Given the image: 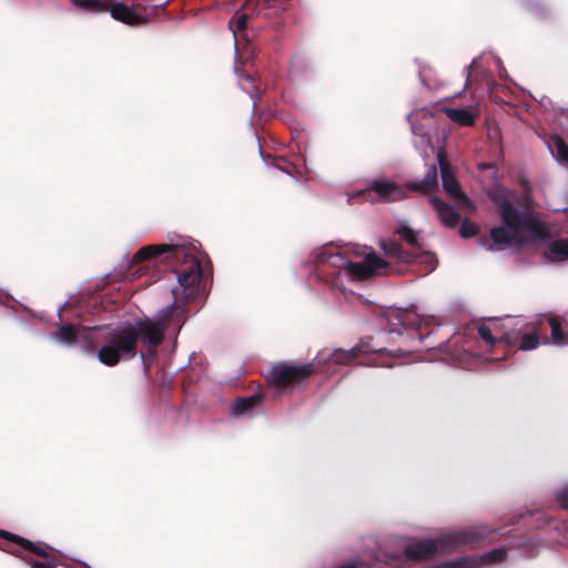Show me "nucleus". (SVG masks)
I'll use <instances>...</instances> for the list:
<instances>
[{
	"label": "nucleus",
	"mask_w": 568,
	"mask_h": 568,
	"mask_svg": "<svg viewBox=\"0 0 568 568\" xmlns=\"http://www.w3.org/2000/svg\"><path fill=\"white\" fill-rule=\"evenodd\" d=\"M196 244L181 235L169 236L168 243L146 245L133 256L132 264H138L151 257L169 254L170 262H185L189 266L178 274V286L172 290L174 302L166 308L160 310L154 318H144L135 323H123L112 328L97 329L93 343H100L98 359L105 366H115L121 361L136 356L138 341L149 348L156 347L163 341L164 333L173 328L179 332L185 322L184 303L195 298L202 277V268L195 256Z\"/></svg>",
	"instance_id": "f257e3e1"
},
{
	"label": "nucleus",
	"mask_w": 568,
	"mask_h": 568,
	"mask_svg": "<svg viewBox=\"0 0 568 568\" xmlns=\"http://www.w3.org/2000/svg\"><path fill=\"white\" fill-rule=\"evenodd\" d=\"M498 213L500 224L491 227L488 237L479 239V245L486 251L497 252L507 247L536 243L549 233L542 222L519 211L507 201L500 203Z\"/></svg>",
	"instance_id": "f03ea898"
},
{
	"label": "nucleus",
	"mask_w": 568,
	"mask_h": 568,
	"mask_svg": "<svg viewBox=\"0 0 568 568\" xmlns=\"http://www.w3.org/2000/svg\"><path fill=\"white\" fill-rule=\"evenodd\" d=\"M347 250L341 252L332 245L323 247L316 255L320 263H327L337 270V274H344L351 280H365L375 274H379L386 268L387 263L376 255L374 252H367L364 248L362 252H356V256L361 257L358 261H353L347 256Z\"/></svg>",
	"instance_id": "7ed1b4c3"
},
{
	"label": "nucleus",
	"mask_w": 568,
	"mask_h": 568,
	"mask_svg": "<svg viewBox=\"0 0 568 568\" xmlns=\"http://www.w3.org/2000/svg\"><path fill=\"white\" fill-rule=\"evenodd\" d=\"M490 531L487 526L478 525L463 531L440 534L428 538V556L436 551H449L459 546L473 545L486 537Z\"/></svg>",
	"instance_id": "20e7f679"
},
{
	"label": "nucleus",
	"mask_w": 568,
	"mask_h": 568,
	"mask_svg": "<svg viewBox=\"0 0 568 568\" xmlns=\"http://www.w3.org/2000/svg\"><path fill=\"white\" fill-rule=\"evenodd\" d=\"M385 321L389 332L403 334V329L407 333L408 338H416L419 344L423 343L425 316L419 314L415 307L406 310H389L385 313Z\"/></svg>",
	"instance_id": "39448f33"
},
{
	"label": "nucleus",
	"mask_w": 568,
	"mask_h": 568,
	"mask_svg": "<svg viewBox=\"0 0 568 568\" xmlns=\"http://www.w3.org/2000/svg\"><path fill=\"white\" fill-rule=\"evenodd\" d=\"M156 0H141L133 3L132 7H128L123 3H115L111 7L110 14L114 20L128 26L144 24L149 21L151 11H153L154 8L163 7L169 2V0H163L160 3L151 7L149 6V3H153Z\"/></svg>",
	"instance_id": "423d86ee"
},
{
	"label": "nucleus",
	"mask_w": 568,
	"mask_h": 568,
	"mask_svg": "<svg viewBox=\"0 0 568 568\" xmlns=\"http://www.w3.org/2000/svg\"><path fill=\"white\" fill-rule=\"evenodd\" d=\"M313 372V364L278 363L270 369L267 379L274 386L282 387L298 383L308 377Z\"/></svg>",
	"instance_id": "0eeeda50"
},
{
	"label": "nucleus",
	"mask_w": 568,
	"mask_h": 568,
	"mask_svg": "<svg viewBox=\"0 0 568 568\" xmlns=\"http://www.w3.org/2000/svg\"><path fill=\"white\" fill-rule=\"evenodd\" d=\"M437 161L440 170L443 187L446 191V193L450 197L455 199L462 207L473 210V202L460 190L459 183L455 178V173L447 160V155L444 149L438 150Z\"/></svg>",
	"instance_id": "6e6552de"
},
{
	"label": "nucleus",
	"mask_w": 568,
	"mask_h": 568,
	"mask_svg": "<svg viewBox=\"0 0 568 568\" xmlns=\"http://www.w3.org/2000/svg\"><path fill=\"white\" fill-rule=\"evenodd\" d=\"M94 333V327L63 324L57 332L50 335V338L64 346L80 345L83 348L90 349L93 344Z\"/></svg>",
	"instance_id": "1a4fd4ad"
},
{
	"label": "nucleus",
	"mask_w": 568,
	"mask_h": 568,
	"mask_svg": "<svg viewBox=\"0 0 568 568\" xmlns=\"http://www.w3.org/2000/svg\"><path fill=\"white\" fill-rule=\"evenodd\" d=\"M519 323L514 322L511 317H506L503 321L490 320L478 326V335L489 346H493L498 341H505L507 344H510L516 334H513L509 329L515 328Z\"/></svg>",
	"instance_id": "9d476101"
},
{
	"label": "nucleus",
	"mask_w": 568,
	"mask_h": 568,
	"mask_svg": "<svg viewBox=\"0 0 568 568\" xmlns=\"http://www.w3.org/2000/svg\"><path fill=\"white\" fill-rule=\"evenodd\" d=\"M506 558V549H494L480 557H460L456 560L443 562L436 567L428 568H483L491 564H497Z\"/></svg>",
	"instance_id": "9b49d317"
},
{
	"label": "nucleus",
	"mask_w": 568,
	"mask_h": 568,
	"mask_svg": "<svg viewBox=\"0 0 568 568\" xmlns=\"http://www.w3.org/2000/svg\"><path fill=\"white\" fill-rule=\"evenodd\" d=\"M514 322H520L518 326L515 328H510L509 331L513 334H516L514 341L510 344H515L517 339H519L518 348L520 351H531L539 346L540 341L538 337V332L535 323L527 322L525 318H513Z\"/></svg>",
	"instance_id": "f8f14e48"
},
{
	"label": "nucleus",
	"mask_w": 568,
	"mask_h": 568,
	"mask_svg": "<svg viewBox=\"0 0 568 568\" xmlns=\"http://www.w3.org/2000/svg\"><path fill=\"white\" fill-rule=\"evenodd\" d=\"M404 353H417L415 355L416 361L423 359V353L420 349L409 348V349H398L396 352H388L386 349H377L374 352V358L368 362L369 365L382 366V367H393L397 364L407 363L408 359L404 357Z\"/></svg>",
	"instance_id": "ddd939ff"
},
{
	"label": "nucleus",
	"mask_w": 568,
	"mask_h": 568,
	"mask_svg": "<svg viewBox=\"0 0 568 568\" xmlns=\"http://www.w3.org/2000/svg\"><path fill=\"white\" fill-rule=\"evenodd\" d=\"M374 191L376 200L384 202H393L402 199L405 195L406 190L396 183L387 180L375 181L372 189L363 192V194Z\"/></svg>",
	"instance_id": "4468645a"
},
{
	"label": "nucleus",
	"mask_w": 568,
	"mask_h": 568,
	"mask_svg": "<svg viewBox=\"0 0 568 568\" xmlns=\"http://www.w3.org/2000/svg\"><path fill=\"white\" fill-rule=\"evenodd\" d=\"M426 118V114L420 109H415L410 114H408L407 119L410 123L412 133L414 135V144L417 149L420 150V155L424 156V146L426 143V132L424 128V119Z\"/></svg>",
	"instance_id": "2eb2a0df"
},
{
	"label": "nucleus",
	"mask_w": 568,
	"mask_h": 568,
	"mask_svg": "<svg viewBox=\"0 0 568 568\" xmlns=\"http://www.w3.org/2000/svg\"><path fill=\"white\" fill-rule=\"evenodd\" d=\"M428 201L433 204L434 209L436 210L440 221L446 226H456L459 221V215L457 211L445 203H443L438 197L436 196H428Z\"/></svg>",
	"instance_id": "dca6fc26"
},
{
	"label": "nucleus",
	"mask_w": 568,
	"mask_h": 568,
	"mask_svg": "<svg viewBox=\"0 0 568 568\" xmlns=\"http://www.w3.org/2000/svg\"><path fill=\"white\" fill-rule=\"evenodd\" d=\"M426 556V544L424 541L409 540L405 545L403 554H392L390 560L405 559V560H418Z\"/></svg>",
	"instance_id": "f3484780"
},
{
	"label": "nucleus",
	"mask_w": 568,
	"mask_h": 568,
	"mask_svg": "<svg viewBox=\"0 0 568 568\" xmlns=\"http://www.w3.org/2000/svg\"><path fill=\"white\" fill-rule=\"evenodd\" d=\"M545 257L550 262H564L568 260V239L551 241L546 251Z\"/></svg>",
	"instance_id": "a211bd4d"
},
{
	"label": "nucleus",
	"mask_w": 568,
	"mask_h": 568,
	"mask_svg": "<svg viewBox=\"0 0 568 568\" xmlns=\"http://www.w3.org/2000/svg\"><path fill=\"white\" fill-rule=\"evenodd\" d=\"M78 10L87 13H101L109 10V0H69Z\"/></svg>",
	"instance_id": "6ab92c4d"
},
{
	"label": "nucleus",
	"mask_w": 568,
	"mask_h": 568,
	"mask_svg": "<svg viewBox=\"0 0 568 568\" xmlns=\"http://www.w3.org/2000/svg\"><path fill=\"white\" fill-rule=\"evenodd\" d=\"M445 113L449 118L450 121H453L454 123H457L459 125L469 126L475 123L476 115L469 109L446 108Z\"/></svg>",
	"instance_id": "aec40b11"
},
{
	"label": "nucleus",
	"mask_w": 568,
	"mask_h": 568,
	"mask_svg": "<svg viewBox=\"0 0 568 568\" xmlns=\"http://www.w3.org/2000/svg\"><path fill=\"white\" fill-rule=\"evenodd\" d=\"M398 233L403 240H405L414 250L413 254L416 256L418 255V252L422 251L423 245L419 241L423 240V234L420 232H415L413 229H410L407 225H402L398 230Z\"/></svg>",
	"instance_id": "412c9836"
},
{
	"label": "nucleus",
	"mask_w": 568,
	"mask_h": 568,
	"mask_svg": "<svg viewBox=\"0 0 568 568\" xmlns=\"http://www.w3.org/2000/svg\"><path fill=\"white\" fill-rule=\"evenodd\" d=\"M548 148L556 161L568 165V145L560 136L555 135Z\"/></svg>",
	"instance_id": "4be33fe9"
},
{
	"label": "nucleus",
	"mask_w": 568,
	"mask_h": 568,
	"mask_svg": "<svg viewBox=\"0 0 568 568\" xmlns=\"http://www.w3.org/2000/svg\"><path fill=\"white\" fill-rule=\"evenodd\" d=\"M550 334L552 344L557 346H568V332H566L561 323L556 318H549Z\"/></svg>",
	"instance_id": "5701e85b"
},
{
	"label": "nucleus",
	"mask_w": 568,
	"mask_h": 568,
	"mask_svg": "<svg viewBox=\"0 0 568 568\" xmlns=\"http://www.w3.org/2000/svg\"><path fill=\"white\" fill-rule=\"evenodd\" d=\"M258 402L260 397L257 395H253L247 398H239L232 406V413L234 415L245 414L257 405Z\"/></svg>",
	"instance_id": "b1692460"
},
{
	"label": "nucleus",
	"mask_w": 568,
	"mask_h": 568,
	"mask_svg": "<svg viewBox=\"0 0 568 568\" xmlns=\"http://www.w3.org/2000/svg\"><path fill=\"white\" fill-rule=\"evenodd\" d=\"M17 540L23 549L32 551V552L43 557L45 559V561L49 562L48 561L49 552L47 550L48 547L45 544H42V542L33 544L27 539L18 538V537H17Z\"/></svg>",
	"instance_id": "393cba45"
},
{
	"label": "nucleus",
	"mask_w": 568,
	"mask_h": 568,
	"mask_svg": "<svg viewBox=\"0 0 568 568\" xmlns=\"http://www.w3.org/2000/svg\"><path fill=\"white\" fill-rule=\"evenodd\" d=\"M358 353L357 348H352L348 351L344 349H335L329 354V359L334 362L335 364H345L351 362L352 359L356 358V355Z\"/></svg>",
	"instance_id": "a878e982"
},
{
	"label": "nucleus",
	"mask_w": 568,
	"mask_h": 568,
	"mask_svg": "<svg viewBox=\"0 0 568 568\" xmlns=\"http://www.w3.org/2000/svg\"><path fill=\"white\" fill-rule=\"evenodd\" d=\"M234 70L235 73L237 74L239 82L242 89L246 91L252 99H254V92L252 91V89H254V84L252 78L240 71L237 61H235Z\"/></svg>",
	"instance_id": "bb28decb"
},
{
	"label": "nucleus",
	"mask_w": 568,
	"mask_h": 568,
	"mask_svg": "<svg viewBox=\"0 0 568 568\" xmlns=\"http://www.w3.org/2000/svg\"><path fill=\"white\" fill-rule=\"evenodd\" d=\"M478 232V227L475 223H473L471 221L469 220H464L460 224V227H459V234L460 236L467 239V237H471L474 236L475 234H477Z\"/></svg>",
	"instance_id": "cd10ccee"
},
{
	"label": "nucleus",
	"mask_w": 568,
	"mask_h": 568,
	"mask_svg": "<svg viewBox=\"0 0 568 568\" xmlns=\"http://www.w3.org/2000/svg\"><path fill=\"white\" fill-rule=\"evenodd\" d=\"M556 498L561 507L568 508V484L556 493Z\"/></svg>",
	"instance_id": "c85d7f7f"
},
{
	"label": "nucleus",
	"mask_w": 568,
	"mask_h": 568,
	"mask_svg": "<svg viewBox=\"0 0 568 568\" xmlns=\"http://www.w3.org/2000/svg\"><path fill=\"white\" fill-rule=\"evenodd\" d=\"M427 183H428V191L432 187L437 186L438 180H437V170H436V168L428 169V180H427Z\"/></svg>",
	"instance_id": "c756f323"
},
{
	"label": "nucleus",
	"mask_w": 568,
	"mask_h": 568,
	"mask_svg": "<svg viewBox=\"0 0 568 568\" xmlns=\"http://www.w3.org/2000/svg\"><path fill=\"white\" fill-rule=\"evenodd\" d=\"M247 16L244 13L237 14L236 17V28L237 30H243L246 27Z\"/></svg>",
	"instance_id": "7c9ffc66"
},
{
	"label": "nucleus",
	"mask_w": 568,
	"mask_h": 568,
	"mask_svg": "<svg viewBox=\"0 0 568 568\" xmlns=\"http://www.w3.org/2000/svg\"><path fill=\"white\" fill-rule=\"evenodd\" d=\"M427 263H428V272L434 270L436 267V265H437L435 256L433 254H430L429 252H428Z\"/></svg>",
	"instance_id": "2f4dec72"
},
{
	"label": "nucleus",
	"mask_w": 568,
	"mask_h": 568,
	"mask_svg": "<svg viewBox=\"0 0 568 568\" xmlns=\"http://www.w3.org/2000/svg\"><path fill=\"white\" fill-rule=\"evenodd\" d=\"M32 568H39L44 565V562L33 561L31 559H24Z\"/></svg>",
	"instance_id": "473e14b6"
},
{
	"label": "nucleus",
	"mask_w": 568,
	"mask_h": 568,
	"mask_svg": "<svg viewBox=\"0 0 568 568\" xmlns=\"http://www.w3.org/2000/svg\"><path fill=\"white\" fill-rule=\"evenodd\" d=\"M338 568H358V564L355 561H349L347 564L339 566Z\"/></svg>",
	"instance_id": "72a5a7b5"
},
{
	"label": "nucleus",
	"mask_w": 568,
	"mask_h": 568,
	"mask_svg": "<svg viewBox=\"0 0 568 568\" xmlns=\"http://www.w3.org/2000/svg\"><path fill=\"white\" fill-rule=\"evenodd\" d=\"M318 362L326 359V353L322 352L317 355Z\"/></svg>",
	"instance_id": "f704fd0d"
},
{
	"label": "nucleus",
	"mask_w": 568,
	"mask_h": 568,
	"mask_svg": "<svg viewBox=\"0 0 568 568\" xmlns=\"http://www.w3.org/2000/svg\"><path fill=\"white\" fill-rule=\"evenodd\" d=\"M499 75H500V77H505V75H506V70H505V68H503V67H501V68L499 69Z\"/></svg>",
	"instance_id": "c9c22d12"
},
{
	"label": "nucleus",
	"mask_w": 568,
	"mask_h": 568,
	"mask_svg": "<svg viewBox=\"0 0 568 568\" xmlns=\"http://www.w3.org/2000/svg\"><path fill=\"white\" fill-rule=\"evenodd\" d=\"M230 27H232V23L230 24ZM232 29V33L235 36V30L233 28Z\"/></svg>",
	"instance_id": "e433bc0d"
},
{
	"label": "nucleus",
	"mask_w": 568,
	"mask_h": 568,
	"mask_svg": "<svg viewBox=\"0 0 568 568\" xmlns=\"http://www.w3.org/2000/svg\"><path fill=\"white\" fill-rule=\"evenodd\" d=\"M565 212H566V214H567V216H568V209H567Z\"/></svg>",
	"instance_id": "4c0bfd02"
}]
</instances>
